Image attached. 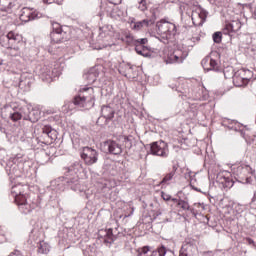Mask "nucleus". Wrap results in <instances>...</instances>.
<instances>
[{"mask_svg": "<svg viewBox=\"0 0 256 256\" xmlns=\"http://www.w3.org/2000/svg\"><path fill=\"white\" fill-rule=\"evenodd\" d=\"M52 25V32H61L63 31V29L61 28V24L57 23V22H51Z\"/></svg>", "mask_w": 256, "mask_h": 256, "instance_id": "46", "label": "nucleus"}, {"mask_svg": "<svg viewBox=\"0 0 256 256\" xmlns=\"http://www.w3.org/2000/svg\"><path fill=\"white\" fill-rule=\"evenodd\" d=\"M66 35L67 33L64 31L51 32L50 33L51 43H63L67 41V38H65Z\"/></svg>", "mask_w": 256, "mask_h": 256, "instance_id": "22", "label": "nucleus"}, {"mask_svg": "<svg viewBox=\"0 0 256 256\" xmlns=\"http://www.w3.org/2000/svg\"><path fill=\"white\" fill-rule=\"evenodd\" d=\"M23 85H27V81L21 80V81H20V87H23Z\"/></svg>", "mask_w": 256, "mask_h": 256, "instance_id": "57", "label": "nucleus"}, {"mask_svg": "<svg viewBox=\"0 0 256 256\" xmlns=\"http://www.w3.org/2000/svg\"><path fill=\"white\" fill-rule=\"evenodd\" d=\"M26 84L30 85V82H29V81H27V82H26Z\"/></svg>", "mask_w": 256, "mask_h": 256, "instance_id": "62", "label": "nucleus"}, {"mask_svg": "<svg viewBox=\"0 0 256 256\" xmlns=\"http://www.w3.org/2000/svg\"><path fill=\"white\" fill-rule=\"evenodd\" d=\"M179 256H189V252L185 251L183 247H181Z\"/></svg>", "mask_w": 256, "mask_h": 256, "instance_id": "53", "label": "nucleus"}, {"mask_svg": "<svg viewBox=\"0 0 256 256\" xmlns=\"http://www.w3.org/2000/svg\"><path fill=\"white\" fill-rule=\"evenodd\" d=\"M74 105L81 109H92L95 107V90L93 87H83L79 94L74 97Z\"/></svg>", "mask_w": 256, "mask_h": 256, "instance_id": "1", "label": "nucleus"}, {"mask_svg": "<svg viewBox=\"0 0 256 256\" xmlns=\"http://www.w3.org/2000/svg\"><path fill=\"white\" fill-rule=\"evenodd\" d=\"M80 171H83V164L81 162H74L67 168L65 175L67 176V182L72 181L74 186L77 185L81 189V184L79 183Z\"/></svg>", "mask_w": 256, "mask_h": 256, "instance_id": "6", "label": "nucleus"}, {"mask_svg": "<svg viewBox=\"0 0 256 256\" xmlns=\"http://www.w3.org/2000/svg\"><path fill=\"white\" fill-rule=\"evenodd\" d=\"M182 248L186 253H189V256L193 255L195 251H197V246L195 245V242L193 241H186L183 245Z\"/></svg>", "mask_w": 256, "mask_h": 256, "instance_id": "29", "label": "nucleus"}, {"mask_svg": "<svg viewBox=\"0 0 256 256\" xmlns=\"http://www.w3.org/2000/svg\"><path fill=\"white\" fill-rule=\"evenodd\" d=\"M233 84L235 87H246V85L249 84V82H245L241 76H238L237 74L233 75Z\"/></svg>", "mask_w": 256, "mask_h": 256, "instance_id": "34", "label": "nucleus"}, {"mask_svg": "<svg viewBox=\"0 0 256 256\" xmlns=\"http://www.w3.org/2000/svg\"><path fill=\"white\" fill-rule=\"evenodd\" d=\"M201 65L204 71H219V64L210 56H206L204 59H202Z\"/></svg>", "mask_w": 256, "mask_h": 256, "instance_id": "16", "label": "nucleus"}, {"mask_svg": "<svg viewBox=\"0 0 256 256\" xmlns=\"http://www.w3.org/2000/svg\"><path fill=\"white\" fill-rule=\"evenodd\" d=\"M39 231L32 230L29 235L28 243L29 245H32V247H37L39 245Z\"/></svg>", "mask_w": 256, "mask_h": 256, "instance_id": "27", "label": "nucleus"}, {"mask_svg": "<svg viewBox=\"0 0 256 256\" xmlns=\"http://www.w3.org/2000/svg\"><path fill=\"white\" fill-rule=\"evenodd\" d=\"M102 149L104 153H110V155H121V153H123L121 144L117 143L115 140H107L103 142Z\"/></svg>", "mask_w": 256, "mask_h": 256, "instance_id": "12", "label": "nucleus"}, {"mask_svg": "<svg viewBox=\"0 0 256 256\" xmlns=\"http://www.w3.org/2000/svg\"><path fill=\"white\" fill-rule=\"evenodd\" d=\"M231 129H233L234 131H238V133H240L241 137H243V139H245V126H243L241 123L234 122V126H232Z\"/></svg>", "mask_w": 256, "mask_h": 256, "instance_id": "37", "label": "nucleus"}, {"mask_svg": "<svg viewBox=\"0 0 256 256\" xmlns=\"http://www.w3.org/2000/svg\"><path fill=\"white\" fill-rule=\"evenodd\" d=\"M42 133L43 135H46L50 141H55V139H57V130L49 125L43 126Z\"/></svg>", "mask_w": 256, "mask_h": 256, "instance_id": "25", "label": "nucleus"}, {"mask_svg": "<svg viewBox=\"0 0 256 256\" xmlns=\"http://www.w3.org/2000/svg\"><path fill=\"white\" fill-rule=\"evenodd\" d=\"M203 211H205V204H201V203H195L193 207L190 208V213L194 217H197V215L203 213Z\"/></svg>", "mask_w": 256, "mask_h": 256, "instance_id": "30", "label": "nucleus"}, {"mask_svg": "<svg viewBox=\"0 0 256 256\" xmlns=\"http://www.w3.org/2000/svg\"><path fill=\"white\" fill-rule=\"evenodd\" d=\"M12 186H11V195L14 198V201H17V197H25L24 191H23V185L19 184H14L13 180Z\"/></svg>", "mask_w": 256, "mask_h": 256, "instance_id": "20", "label": "nucleus"}, {"mask_svg": "<svg viewBox=\"0 0 256 256\" xmlns=\"http://www.w3.org/2000/svg\"><path fill=\"white\" fill-rule=\"evenodd\" d=\"M234 211H235L236 215H241V213H243L245 211V206H243L241 204H236L234 207Z\"/></svg>", "mask_w": 256, "mask_h": 256, "instance_id": "45", "label": "nucleus"}, {"mask_svg": "<svg viewBox=\"0 0 256 256\" xmlns=\"http://www.w3.org/2000/svg\"><path fill=\"white\" fill-rule=\"evenodd\" d=\"M246 243H248V245H253L255 241H253L251 238H246Z\"/></svg>", "mask_w": 256, "mask_h": 256, "instance_id": "56", "label": "nucleus"}, {"mask_svg": "<svg viewBox=\"0 0 256 256\" xmlns=\"http://www.w3.org/2000/svg\"><path fill=\"white\" fill-rule=\"evenodd\" d=\"M6 238H5V234H3V232L0 231V243H5Z\"/></svg>", "mask_w": 256, "mask_h": 256, "instance_id": "54", "label": "nucleus"}, {"mask_svg": "<svg viewBox=\"0 0 256 256\" xmlns=\"http://www.w3.org/2000/svg\"><path fill=\"white\" fill-rule=\"evenodd\" d=\"M97 77H99V70H97V68H91L86 74H84V79H86L88 83H95L97 81Z\"/></svg>", "mask_w": 256, "mask_h": 256, "instance_id": "24", "label": "nucleus"}, {"mask_svg": "<svg viewBox=\"0 0 256 256\" xmlns=\"http://www.w3.org/2000/svg\"><path fill=\"white\" fill-rule=\"evenodd\" d=\"M191 173H192L191 171L188 172V175H189V177H190V187H192V189H193L194 191H197L198 193H201V189H199V188L193 186V183H192L193 178H191Z\"/></svg>", "mask_w": 256, "mask_h": 256, "instance_id": "50", "label": "nucleus"}, {"mask_svg": "<svg viewBox=\"0 0 256 256\" xmlns=\"http://www.w3.org/2000/svg\"><path fill=\"white\" fill-rule=\"evenodd\" d=\"M122 41H123L124 43H126L127 45H135L136 38L133 37L131 34H126V35L122 38Z\"/></svg>", "mask_w": 256, "mask_h": 256, "instance_id": "41", "label": "nucleus"}, {"mask_svg": "<svg viewBox=\"0 0 256 256\" xmlns=\"http://www.w3.org/2000/svg\"><path fill=\"white\" fill-rule=\"evenodd\" d=\"M161 197L164 201H171V195H169L165 192H161Z\"/></svg>", "mask_w": 256, "mask_h": 256, "instance_id": "51", "label": "nucleus"}, {"mask_svg": "<svg viewBox=\"0 0 256 256\" xmlns=\"http://www.w3.org/2000/svg\"><path fill=\"white\" fill-rule=\"evenodd\" d=\"M133 141H135V138H133V136H126L124 138V143L126 147H128V149H131V147H133Z\"/></svg>", "mask_w": 256, "mask_h": 256, "instance_id": "43", "label": "nucleus"}, {"mask_svg": "<svg viewBox=\"0 0 256 256\" xmlns=\"http://www.w3.org/2000/svg\"><path fill=\"white\" fill-rule=\"evenodd\" d=\"M134 47L138 55H142V57H147V53H145V51H147V47L141 46L139 44H134Z\"/></svg>", "mask_w": 256, "mask_h": 256, "instance_id": "38", "label": "nucleus"}, {"mask_svg": "<svg viewBox=\"0 0 256 256\" xmlns=\"http://www.w3.org/2000/svg\"><path fill=\"white\" fill-rule=\"evenodd\" d=\"M112 163V165H115V162H111Z\"/></svg>", "mask_w": 256, "mask_h": 256, "instance_id": "63", "label": "nucleus"}, {"mask_svg": "<svg viewBox=\"0 0 256 256\" xmlns=\"http://www.w3.org/2000/svg\"><path fill=\"white\" fill-rule=\"evenodd\" d=\"M234 74H236L238 77L242 78L243 80H245V82L248 83L251 77H253V72L245 68L237 70Z\"/></svg>", "mask_w": 256, "mask_h": 256, "instance_id": "26", "label": "nucleus"}, {"mask_svg": "<svg viewBox=\"0 0 256 256\" xmlns=\"http://www.w3.org/2000/svg\"><path fill=\"white\" fill-rule=\"evenodd\" d=\"M167 255V248L165 246H161L157 250L151 252L150 256H165Z\"/></svg>", "mask_w": 256, "mask_h": 256, "instance_id": "39", "label": "nucleus"}, {"mask_svg": "<svg viewBox=\"0 0 256 256\" xmlns=\"http://www.w3.org/2000/svg\"><path fill=\"white\" fill-rule=\"evenodd\" d=\"M177 169H179V167L177 166V164H174L172 166V170L164 176L161 183H168L169 181H172L173 177H175V173H177Z\"/></svg>", "mask_w": 256, "mask_h": 256, "instance_id": "32", "label": "nucleus"}, {"mask_svg": "<svg viewBox=\"0 0 256 256\" xmlns=\"http://www.w3.org/2000/svg\"><path fill=\"white\" fill-rule=\"evenodd\" d=\"M16 205L18 206V209L20 212H22L24 215H29L32 211H39L41 209V202L39 201V196L37 198H34L32 201H27V196H17Z\"/></svg>", "mask_w": 256, "mask_h": 256, "instance_id": "3", "label": "nucleus"}, {"mask_svg": "<svg viewBox=\"0 0 256 256\" xmlns=\"http://www.w3.org/2000/svg\"><path fill=\"white\" fill-rule=\"evenodd\" d=\"M60 2V0H43V3L46 5H51L52 3H57V5H59Z\"/></svg>", "mask_w": 256, "mask_h": 256, "instance_id": "52", "label": "nucleus"}, {"mask_svg": "<svg viewBox=\"0 0 256 256\" xmlns=\"http://www.w3.org/2000/svg\"><path fill=\"white\" fill-rule=\"evenodd\" d=\"M187 59V53H182L181 50H175L172 54H169L166 63L173 64V63H183Z\"/></svg>", "mask_w": 256, "mask_h": 256, "instance_id": "15", "label": "nucleus"}, {"mask_svg": "<svg viewBox=\"0 0 256 256\" xmlns=\"http://www.w3.org/2000/svg\"><path fill=\"white\" fill-rule=\"evenodd\" d=\"M38 247V253H42L44 255H47L49 253L51 246L43 240L39 241V244L37 245Z\"/></svg>", "mask_w": 256, "mask_h": 256, "instance_id": "33", "label": "nucleus"}, {"mask_svg": "<svg viewBox=\"0 0 256 256\" xmlns=\"http://www.w3.org/2000/svg\"><path fill=\"white\" fill-rule=\"evenodd\" d=\"M39 17H41L39 12L27 7L23 8L20 14V19L24 23H29V21H35V19H39Z\"/></svg>", "mask_w": 256, "mask_h": 256, "instance_id": "14", "label": "nucleus"}, {"mask_svg": "<svg viewBox=\"0 0 256 256\" xmlns=\"http://www.w3.org/2000/svg\"><path fill=\"white\" fill-rule=\"evenodd\" d=\"M241 29V22L233 21L232 23L226 24L224 28V33H233Z\"/></svg>", "mask_w": 256, "mask_h": 256, "instance_id": "28", "label": "nucleus"}, {"mask_svg": "<svg viewBox=\"0 0 256 256\" xmlns=\"http://www.w3.org/2000/svg\"><path fill=\"white\" fill-rule=\"evenodd\" d=\"M140 11H146L147 10V2L145 0H141L139 2V7Z\"/></svg>", "mask_w": 256, "mask_h": 256, "instance_id": "49", "label": "nucleus"}, {"mask_svg": "<svg viewBox=\"0 0 256 256\" xmlns=\"http://www.w3.org/2000/svg\"><path fill=\"white\" fill-rule=\"evenodd\" d=\"M39 77L42 81H46L47 83L53 81L55 77H59V72L56 69H51L49 66L44 65L39 70Z\"/></svg>", "mask_w": 256, "mask_h": 256, "instance_id": "13", "label": "nucleus"}, {"mask_svg": "<svg viewBox=\"0 0 256 256\" xmlns=\"http://www.w3.org/2000/svg\"><path fill=\"white\" fill-rule=\"evenodd\" d=\"M50 189L52 191H55L56 193H63V191H65L66 189H71L72 191H81V188L79 186H74L72 180H68L67 182L66 175L51 181Z\"/></svg>", "mask_w": 256, "mask_h": 256, "instance_id": "4", "label": "nucleus"}, {"mask_svg": "<svg viewBox=\"0 0 256 256\" xmlns=\"http://www.w3.org/2000/svg\"><path fill=\"white\" fill-rule=\"evenodd\" d=\"M113 241H115V235H113V229H108L105 231V235H104V243H113Z\"/></svg>", "mask_w": 256, "mask_h": 256, "instance_id": "36", "label": "nucleus"}, {"mask_svg": "<svg viewBox=\"0 0 256 256\" xmlns=\"http://www.w3.org/2000/svg\"><path fill=\"white\" fill-rule=\"evenodd\" d=\"M182 211H191V206L189 205V202L185 200L178 201V206Z\"/></svg>", "mask_w": 256, "mask_h": 256, "instance_id": "40", "label": "nucleus"}, {"mask_svg": "<svg viewBox=\"0 0 256 256\" xmlns=\"http://www.w3.org/2000/svg\"><path fill=\"white\" fill-rule=\"evenodd\" d=\"M17 7V2H15V0H0V11L12 13L13 9H17Z\"/></svg>", "mask_w": 256, "mask_h": 256, "instance_id": "18", "label": "nucleus"}, {"mask_svg": "<svg viewBox=\"0 0 256 256\" xmlns=\"http://www.w3.org/2000/svg\"><path fill=\"white\" fill-rule=\"evenodd\" d=\"M6 171L10 176L11 181H15L17 177H21V172L19 171V167L17 164L7 165Z\"/></svg>", "mask_w": 256, "mask_h": 256, "instance_id": "21", "label": "nucleus"}, {"mask_svg": "<svg viewBox=\"0 0 256 256\" xmlns=\"http://www.w3.org/2000/svg\"><path fill=\"white\" fill-rule=\"evenodd\" d=\"M147 38H140L135 40V45H140L141 47H145L147 45Z\"/></svg>", "mask_w": 256, "mask_h": 256, "instance_id": "47", "label": "nucleus"}, {"mask_svg": "<svg viewBox=\"0 0 256 256\" xmlns=\"http://www.w3.org/2000/svg\"><path fill=\"white\" fill-rule=\"evenodd\" d=\"M157 18L155 16H152L150 19H144L142 21L134 22L132 29L134 31H141L142 29H147L151 27V25H155V21Z\"/></svg>", "mask_w": 256, "mask_h": 256, "instance_id": "17", "label": "nucleus"}, {"mask_svg": "<svg viewBox=\"0 0 256 256\" xmlns=\"http://www.w3.org/2000/svg\"><path fill=\"white\" fill-rule=\"evenodd\" d=\"M105 167H106V169H109V167H107V163L105 164Z\"/></svg>", "mask_w": 256, "mask_h": 256, "instance_id": "61", "label": "nucleus"}, {"mask_svg": "<svg viewBox=\"0 0 256 256\" xmlns=\"http://www.w3.org/2000/svg\"><path fill=\"white\" fill-rule=\"evenodd\" d=\"M127 66L129 67V69H133V66L131 64H127Z\"/></svg>", "mask_w": 256, "mask_h": 256, "instance_id": "59", "label": "nucleus"}, {"mask_svg": "<svg viewBox=\"0 0 256 256\" xmlns=\"http://www.w3.org/2000/svg\"><path fill=\"white\" fill-rule=\"evenodd\" d=\"M80 157L84 161L85 165L91 167V165H95V163L99 161V152L92 147L86 146L82 148Z\"/></svg>", "mask_w": 256, "mask_h": 256, "instance_id": "7", "label": "nucleus"}, {"mask_svg": "<svg viewBox=\"0 0 256 256\" xmlns=\"http://www.w3.org/2000/svg\"><path fill=\"white\" fill-rule=\"evenodd\" d=\"M50 159L51 156H49V154H47V152L45 151H42L37 155V162L39 163V165H47Z\"/></svg>", "mask_w": 256, "mask_h": 256, "instance_id": "31", "label": "nucleus"}, {"mask_svg": "<svg viewBox=\"0 0 256 256\" xmlns=\"http://www.w3.org/2000/svg\"><path fill=\"white\" fill-rule=\"evenodd\" d=\"M217 181L220 183H227L229 181L228 177H225L222 173L218 174L216 177Z\"/></svg>", "mask_w": 256, "mask_h": 256, "instance_id": "48", "label": "nucleus"}, {"mask_svg": "<svg viewBox=\"0 0 256 256\" xmlns=\"http://www.w3.org/2000/svg\"><path fill=\"white\" fill-rule=\"evenodd\" d=\"M156 27L158 29V35H160V37H156V39L162 43H165L168 39H172V37L177 35V26L171 22L161 20L157 22Z\"/></svg>", "mask_w": 256, "mask_h": 256, "instance_id": "2", "label": "nucleus"}, {"mask_svg": "<svg viewBox=\"0 0 256 256\" xmlns=\"http://www.w3.org/2000/svg\"><path fill=\"white\" fill-rule=\"evenodd\" d=\"M183 96L187 97L188 99H192L193 101H199L201 99L202 90L200 87L195 88L194 90H184Z\"/></svg>", "mask_w": 256, "mask_h": 256, "instance_id": "19", "label": "nucleus"}, {"mask_svg": "<svg viewBox=\"0 0 256 256\" xmlns=\"http://www.w3.org/2000/svg\"><path fill=\"white\" fill-rule=\"evenodd\" d=\"M23 106L19 109V111H16L14 113H10V119L12 121H19L21 119H25V115L23 114Z\"/></svg>", "mask_w": 256, "mask_h": 256, "instance_id": "35", "label": "nucleus"}, {"mask_svg": "<svg viewBox=\"0 0 256 256\" xmlns=\"http://www.w3.org/2000/svg\"><path fill=\"white\" fill-rule=\"evenodd\" d=\"M6 39L8 41L6 49H8L9 55H11L12 57H17L18 55H21V50L19 49V46L15 45L21 43V41H23V37L13 31H10L6 35Z\"/></svg>", "mask_w": 256, "mask_h": 256, "instance_id": "5", "label": "nucleus"}, {"mask_svg": "<svg viewBox=\"0 0 256 256\" xmlns=\"http://www.w3.org/2000/svg\"><path fill=\"white\" fill-rule=\"evenodd\" d=\"M212 37L214 43H221L223 39V34H221V32H215Z\"/></svg>", "mask_w": 256, "mask_h": 256, "instance_id": "44", "label": "nucleus"}, {"mask_svg": "<svg viewBox=\"0 0 256 256\" xmlns=\"http://www.w3.org/2000/svg\"><path fill=\"white\" fill-rule=\"evenodd\" d=\"M150 155L167 159L169 157V146L163 140L153 142L150 144Z\"/></svg>", "mask_w": 256, "mask_h": 256, "instance_id": "8", "label": "nucleus"}, {"mask_svg": "<svg viewBox=\"0 0 256 256\" xmlns=\"http://www.w3.org/2000/svg\"><path fill=\"white\" fill-rule=\"evenodd\" d=\"M170 200L173 201V203H175L177 207L179 205V201H181L182 199L172 198Z\"/></svg>", "mask_w": 256, "mask_h": 256, "instance_id": "55", "label": "nucleus"}, {"mask_svg": "<svg viewBox=\"0 0 256 256\" xmlns=\"http://www.w3.org/2000/svg\"><path fill=\"white\" fill-rule=\"evenodd\" d=\"M101 117L106 119V121H111L115 117V110L110 106H102L101 108Z\"/></svg>", "mask_w": 256, "mask_h": 256, "instance_id": "23", "label": "nucleus"}, {"mask_svg": "<svg viewBox=\"0 0 256 256\" xmlns=\"http://www.w3.org/2000/svg\"><path fill=\"white\" fill-rule=\"evenodd\" d=\"M24 121H30V123H37L41 119V110L39 108H31L29 106H23Z\"/></svg>", "mask_w": 256, "mask_h": 256, "instance_id": "11", "label": "nucleus"}, {"mask_svg": "<svg viewBox=\"0 0 256 256\" xmlns=\"http://www.w3.org/2000/svg\"><path fill=\"white\" fill-rule=\"evenodd\" d=\"M169 87H171V89H175V86H171V85H169Z\"/></svg>", "mask_w": 256, "mask_h": 256, "instance_id": "60", "label": "nucleus"}, {"mask_svg": "<svg viewBox=\"0 0 256 256\" xmlns=\"http://www.w3.org/2000/svg\"><path fill=\"white\" fill-rule=\"evenodd\" d=\"M209 15V12L205 10L203 7L198 6L195 11L192 12V22L195 27H201L203 26V23L207 21V16Z\"/></svg>", "mask_w": 256, "mask_h": 256, "instance_id": "9", "label": "nucleus"}, {"mask_svg": "<svg viewBox=\"0 0 256 256\" xmlns=\"http://www.w3.org/2000/svg\"><path fill=\"white\" fill-rule=\"evenodd\" d=\"M252 201H255V198H253Z\"/></svg>", "mask_w": 256, "mask_h": 256, "instance_id": "64", "label": "nucleus"}, {"mask_svg": "<svg viewBox=\"0 0 256 256\" xmlns=\"http://www.w3.org/2000/svg\"><path fill=\"white\" fill-rule=\"evenodd\" d=\"M253 174V169L249 165H240L234 170V175L240 181H245L246 183H251V176Z\"/></svg>", "mask_w": 256, "mask_h": 256, "instance_id": "10", "label": "nucleus"}, {"mask_svg": "<svg viewBox=\"0 0 256 256\" xmlns=\"http://www.w3.org/2000/svg\"><path fill=\"white\" fill-rule=\"evenodd\" d=\"M149 251H150L149 246H144L138 249V256H151V254H149Z\"/></svg>", "mask_w": 256, "mask_h": 256, "instance_id": "42", "label": "nucleus"}, {"mask_svg": "<svg viewBox=\"0 0 256 256\" xmlns=\"http://www.w3.org/2000/svg\"><path fill=\"white\" fill-rule=\"evenodd\" d=\"M1 133H7L5 132V128H0Z\"/></svg>", "mask_w": 256, "mask_h": 256, "instance_id": "58", "label": "nucleus"}]
</instances>
